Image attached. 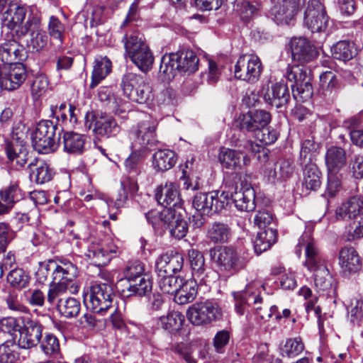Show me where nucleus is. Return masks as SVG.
Masks as SVG:
<instances>
[{
	"label": "nucleus",
	"instance_id": "obj_1",
	"mask_svg": "<svg viewBox=\"0 0 363 363\" xmlns=\"http://www.w3.org/2000/svg\"><path fill=\"white\" fill-rule=\"evenodd\" d=\"M211 261L219 271L234 275L247 267L252 257L247 251L238 252L232 246H218L210 249Z\"/></svg>",
	"mask_w": 363,
	"mask_h": 363
},
{
	"label": "nucleus",
	"instance_id": "obj_2",
	"mask_svg": "<svg viewBox=\"0 0 363 363\" xmlns=\"http://www.w3.org/2000/svg\"><path fill=\"white\" fill-rule=\"evenodd\" d=\"M62 128L50 120H43L37 123L31 134L34 149L40 153L55 152L59 146L60 132Z\"/></svg>",
	"mask_w": 363,
	"mask_h": 363
},
{
	"label": "nucleus",
	"instance_id": "obj_3",
	"mask_svg": "<svg viewBox=\"0 0 363 363\" xmlns=\"http://www.w3.org/2000/svg\"><path fill=\"white\" fill-rule=\"evenodd\" d=\"M122 42L124 44L125 52L142 72H147L152 69L154 56L138 32L126 33Z\"/></svg>",
	"mask_w": 363,
	"mask_h": 363
},
{
	"label": "nucleus",
	"instance_id": "obj_4",
	"mask_svg": "<svg viewBox=\"0 0 363 363\" xmlns=\"http://www.w3.org/2000/svg\"><path fill=\"white\" fill-rule=\"evenodd\" d=\"M123 94L131 101L140 104H149L154 99L152 88L140 74L128 72L121 80Z\"/></svg>",
	"mask_w": 363,
	"mask_h": 363
},
{
	"label": "nucleus",
	"instance_id": "obj_5",
	"mask_svg": "<svg viewBox=\"0 0 363 363\" xmlns=\"http://www.w3.org/2000/svg\"><path fill=\"white\" fill-rule=\"evenodd\" d=\"M157 122L152 119L142 121L133 125L129 132L130 148L141 150L149 153L159 144Z\"/></svg>",
	"mask_w": 363,
	"mask_h": 363
},
{
	"label": "nucleus",
	"instance_id": "obj_6",
	"mask_svg": "<svg viewBox=\"0 0 363 363\" xmlns=\"http://www.w3.org/2000/svg\"><path fill=\"white\" fill-rule=\"evenodd\" d=\"M26 36L24 41L32 52H40L46 47L48 38L41 28L40 18L37 15H29L24 26L16 31V38L18 40L24 39Z\"/></svg>",
	"mask_w": 363,
	"mask_h": 363
},
{
	"label": "nucleus",
	"instance_id": "obj_7",
	"mask_svg": "<svg viewBox=\"0 0 363 363\" xmlns=\"http://www.w3.org/2000/svg\"><path fill=\"white\" fill-rule=\"evenodd\" d=\"M285 77L289 82L293 96L295 99L298 96L302 100L310 99L313 94V86L311 83L310 70L301 65H293L287 67Z\"/></svg>",
	"mask_w": 363,
	"mask_h": 363
},
{
	"label": "nucleus",
	"instance_id": "obj_8",
	"mask_svg": "<svg viewBox=\"0 0 363 363\" xmlns=\"http://www.w3.org/2000/svg\"><path fill=\"white\" fill-rule=\"evenodd\" d=\"M227 196L224 191L199 193L194 197L193 206L201 214L211 216L228 207Z\"/></svg>",
	"mask_w": 363,
	"mask_h": 363
},
{
	"label": "nucleus",
	"instance_id": "obj_9",
	"mask_svg": "<svg viewBox=\"0 0 363 363\" xmlns=\"http://www.w3.org/2000/svg\"><path fill=\"white\" fill-rule=\"evenodd\" d=\"M114 298L113 287L106 283L91 286L87 308L94 313L104 315L111 308Z\"/></svg>",
	"mask_w": 363,
	"mask_h": 363
},
{
	"label": "nucleus",
	"instance_id": "obj_10",
	"mask_svg": "<svg viewBox=\"0 0 363 363\" xmlns=\"http://www.w3.org/2000/svg\"><path fill=\"white\" fill-rule=\"evenodd\" d=\"M223 191L225 195L228 196V206L234 203L240 211L250 212L255 209V191L250 184H243L242 182L239 190L238 186H233Z\"/></svg>",
	"mask_w": 363,
	"mask_h": 363
},
{
	"label": "nucleus",
	"instance_id": "obj_11",
	"mask_svg": "<svg viewBox=\"0 0 363 363\" xmlns=\"http://www.w3.org/2000/svg\"><path fill=\"white\" fill-rule=\"evenodd\" d=\"M54 266L53 284L69 289L72 294L77 293L79 286L75 283L78 274L77 266L67 259L55 260Z\"/></svg>",
	"mask_w": 363,
	"mask_h": 363
},
{
	"label": "nucleus",
	"instance_id": "obj_12",
	"mask_svg": "<svg viewBox=\"0 0 363 363\" xmlns=\"http://www.w3.org/2000/svg\"><path fill=\"white\" fill-rule=\"evenodd\" d=\"M262 71V65L256 55H242L238 60L234 69L235 77L254 84L258 81Z\"/></svg>",
	"mask_w": 363,
	"mask_h": 363
},
{
	"label": "nucleus",
	"instance_id": "obj_13",
	"mask_svg": "<svg viewBox=\"0 0 363 363\" xmlns=\"http://www.w3.org/2000/svg\"><path fill=\"white\" fill-rule=\"evenodd\" d=\"M242 140H238L235 143L237 150L227 147H221L218 154V161L221 166L227 169L239 171L250 162L249 155H247L246 150L239 147L238 145L242 143Z\"/></svg>",
	"mask_w": 363,
	"mask_h": 363
},
{
	"label": "nucleus",
	"instance_id": "obj_14",
	"mask_svg": "<svg viewBox=\"0 0 363 363\" xmlns=\"http://www.w3.org/2000/svg\"><path fill=\"white\" fill-rule=\"evenodd\" d=\"M220 311L216 303L206 301L191 305L186 312L189 320L195 325H202L216 320Z\"/></svg>",
	"mask_w": 363,
	"mask_h": 363
},
{
	"label": "nucleus",
	"instance_id": "obj_15",
	"mask_svg": "<svg viewBox=\"0 0 363 363\" xmlns=\"http://www.w3.org/2000/svg\"><path fill=\"white\" fill-rule=\"evenodd\" d=\"M328 16L323 4L319 0H309L304 13V23L312 33L325 30Z\"/></svg>",
	"mask_w": 363,
	"mask_h": 363
},
{
	"label": "nucleus",
	"instance_id": "obj_16",
	"mask_svg": "<svg viewBox=\"0 0 363 363\" xmlns=\"http://www.w3.org/2000/svg\"><path fill=\"white\" fill-rule=\"evenodd\" d=\"M302 247L305 248L306 260L304 266L309 271H313L318 266L323 264L320 250L309 233H304L298 240L295 250V252L298 257L301 255Z\"/></svg>",
	"mask_w": 363,
	"mask_h": 363
},
{
	"label": "nucleus",
	"instance_id": "obj_17",
	"mask_svg": "<svg viewBox=\"0 0 363 363\" xmlns=\"http://www.w3.org/2000/svg\"><path fill=\"white\" fill-rule=\"evenodd\" d=\"M271 119L269 112L259 109L240 115L237 123L240 130L252 133L255 135L259 130L269 125Z\"/></svg>",
	"mask_w": 363,
	"mask_h": 363
},
{
	"label": "nucleus",
	"instance_id": "obj_18",
	"mask_svg": "<svg viewBox=\"0 0 363 363\" xmlns=\"http://www.w3.org/2000/svg\"><path fill=\"white\" fill-rule=\"evenodd\" d=\"M43 326L37 320L28 318L20 330L16 342L21 349H31L37 346L42 337Z\"/></svg>",
	"mask_w": 363,
	"mask_h": 363
},
{
	"label": "nucleus",
	"instance_id": "obj_19",
	"mask_svg": "<svg viewBox=\"0 0 363 363\" xmlns=\"http://www.w3.org/2000/svg\"><path fill=\"white\" fill-rule=\"evenodd\" d=\"M290 47L293 60L301 64L312 62L318 56L315 46L305 38H292Z\"/></svg>",
	"mask_w": 363,
	"mask_h": 363
},
{
	"label": "nucleus",
	"instance_id": "obj_20",
	"mask_svg": "<svg viewBox=\"0 0 363 363\" xmlns=\"http://www.w3.org/2000/svg\"><path fill=\"white\" fill-rule=\"evenodd\" d=\"M258 286L257 283L251 282L246 286L244 290L232 293L235 302V310L238 315H244L250 306V301H253L255 306L262 303V298L255 292V289H257Z\"/></svg>",
	"mask_w": 363,
	"mask_h": 363
},
{
	"label": "nucleus",
	"instance_id": "obj_21",
	"mask_svg": "<svg viewBox=\"0 0 363 363\" xmlns=\"http://www.w3.org/2000/svg\"><path fill=\"white\" fill-rule=\"evenodd\" d=\"M116 253V247L113 245L92 242L89 245L85 256L93 265L104 267L108 264Z\"/></svg>",
	"mask_w": 363,
	"mask_h": 363
},
{
	"label": "nucleus",
	"instance_id": "obj_22",
	"mask_svg": "<svg viewBox=\"0 0 363 363\" xmlns=\"http://www.w3.org/2000/svg\"><path fill=\"white\" fill-rule=\"evenodd\" d=\"M338 264L341 273L345 277L358 273L362 267V259L357 251L352 247H344L340 250Z\"/></svg>",
	"mask_w": 363,
	"mask_h": 363
},
{
	"label": "nucleus",
	"instance_id": "obj_23",
	"mask_svg": "<svg viewBox=\"0 0 363 363\" xmlns=\"http://www.w3.org/2000/svg\"><path fill=\"white\" fill-rule=\"evenodd\" d=\"M26 68L21 63L11 65L9 70L6 67L1 69L0 89H16L26 80Z\"/></svg>",
	"mask_w": 363,
	"mask_h": 363
},
{
	"label": "nucleus",
	"instance_id": "obj_24",
	"mask_svg": "<svg viewBox=\"0 0 363 363\" xmlns=\"http://www.w3.org/2000/svg\"><path fill=\"white\" fill-rule=\"evenodd\" d=\"M301 0H282L273 6L270 15L277 24L289 25L300 9Z\"/></svg>",
	"mask_w": 363,
	"mask_h": 363
},
{
	"label": "nucleus",
	"instance_id": "obj_25",
	"mask_svg": "<svg viewBox=\"0 0 363 363\" xmlns=\"http://www.w3.org/2000/svg\"><path fill=\"white\" fill-rule=\"evenodd\" d=\"M184 265L183 256L176 252H167L160 255L155 261L157 275L174 274L179 272Z\"/></svg>",
	"mask_w": 363,
	"mask_h": 363
},
{
	"label": "nucleus",
	"instance_id": "obj_26",
	"mask_svg": "<svg viewBox=\"0 0 363 363\" xmlns=\"http://www.w3.org/2000/svg\"><path fill=\"white\" fill-rule=\"evenodd\" d=\"M264 98L269 104L277 108H285L290 100L287 84L284 80L272 84Z\"/></svg>",
	"mask_w": 363,
	"mask_h": 363
},
{
	"label": "nucleus",
	"instance_id": "obj_27",
	"mask_svg": "<svg viewBox=\"0 0 363 363\" xmlns=\"http://www.w3.org/2000/svg\"><path fill=\"white\" fill-rule=\"evenodd\" d=\"M93 123V133L100 137L106 138L114 137L121 131V127L116 119L106 113L94 116Z\"/></svg>",
	"mask_w": 363,
	"mask_h": 363
},
{
	"label": "nucleus",
	"instance_id": "obj_28",
	"mask_svg": "<svg viewBox=\"0 0 363 363\" xmlns=\"http://www.w3.org/2000/svg\"><path fill=\"white\" fill-rule=\"evenodd\" d=\"M155 196L158 203L164 206V209L180 206L181 199L176 184L169 182L158 186Z\"/></svg>",
	"mask_w": 363,
	"mask_h": 363
},
{
	"label": "nucleus",
	"instance_id": "obj_29",
	"mask_svg": "<svg viewBox=\"0 0 363 363\" xmlns=\"http://www.w3.org/2000/svg\"><path fill=\"white\" fill-rule=\"evenodd\" d=\"M26 7L18 1L9 10L4 11L1 17L2 23L9 29L15 30V32L18 31L24 26L23 21L26 19Z\"/></svg>",
	"mask_w": 363,
	"mask_h": 363
},
{
	"label": "nucleus",
	"instance_id": "obj_30",
	"mask_svg": "<svg viewBox=\"0 0 363 363\" xmlns=\"http://www.w3.org/2000/svg\"><path fill=\"white\" fill-rule=\"evenodd\" d=\"M31 179L35 183L43 184L52 180L54 171L50 165L43 160L32 159L28 165Z\"/></svg>",
	"mask_w": 363,
	"mask_h": 363
},
{
	"label": "nucleus",
	"instance_id": "obj_31",
	"mask_svg": "<svg viewBox=\"0 0 363 363\" xmlns=\"http://www.w3.org/2000/svg\"><path fill=\"white\" fill-rule=\"evenodd\" d=\"M328 172L339 173L347 163L346 151L342 147L332 146L325 155Z\"/></svg>",
	"mask_w": 363,
	"mask_h": 363
},
{
	"label": "nucleus",
	"instance_id": "obj_32",
	"mask_svg": "<svg viewBox=\"0 0 363 363\" xmlns=\"http://www.w3.org/2000/svg\"><path fill=\"white\" fill-rule=\"evenodd\" d=\"M63 150L71 155H79L85 151L87 137L74 132H65L62 138Z\"/></svg>",
	"mask_w": 363,
	"mask_h": 363
},
{
	"label": "nucleus",
	"instance_id": "obj_33",
	"mask_svg": "<svg viewBox=\"0 0 363 363\" xmlns=\"http://www.w3.org/2000/svg\"><path fill=\"white\" fill-rule=\"evenodd\" d=\"M302 186L306 191H317L321 185V172L314 162L302 163Z\"/></svg>",
	"mask_w": 363,
	"mask_h": 363
},
{
	"label": "nucleus",
	"instance_id": "obj_34",
	"mask_svg": "<svg viewBox=\"0 0 363 363\" xmlns=\"http://www.w3.org/2000/svg\"><path fill=\"white\" fill-rule=\"evenodd\" d=\"M180 286L174 295V301L179 305L192 302L198 293V285L196 279H182Z\"/></svg>",
	"mask_w": 363,
	"mask_h": 363
},
{
	"label": "nucleus",
	"instance_id": "obj_35",
	"mask_svg": "<svg viewBox=\"0 0 363 363\" xmlns=\"http://www.w3.org/2000/svg\"><path fill=\"white\" fill-rule=\"evenodd\" d=\"M112 70V62L106 56H99L94 62L91 89L95 88Z\"/></svg>",
	"mask_w": 363,
	"mask_h": 363
},
{
	"label": "nucleus",
	"instance_id": "obj_36",
	"mask_svg": "<svg viewBox=\"0 0 363 363\" xmlns=\"http://www.w3.org/2000/svg\"><path fill=\"white\" fill-rule=\"evenodd\" d=\"M176 162V154L169 149L159 150L152 155V167L158 172H164L172 169Z\"/></svg>",
	"mask_w": 363,
	"mask_h": 363
},
{
	"label": "nucleus",
	"instance_id": "obj_37",
	"mask_svg": "<svg viewBox=\"0 0 363 363\" xmlns=\"http://www.w3.org/2000/svg\"><path fill=\"white\" fill-rule=\"evenodd\" d=\"M277 239V230L274 227H268L257 233L254 241L255 252L260 255L267 250L276 242Z\"/></svg>",
	"mask_w": 363,
	"mask_h": 363
},
{
	"label": "nucleus",
	"instance_id": "obj_38",
	"mask_svg": "<svg viewBox=\"0 0 363 363\" xmlns=\"http://www.w3.org/2000/svg\"><path fill=\"white\" fill-rule=\"evenodd\" d=\"M232 235L230 227L225 223L214 222L208 228L207 238L213 243L228 242Z\"/></svg>",
	"mask_w": 363,
	"mask_h": 363
},
{
	"label": "nucleus",
	"instance_id": "obj_39",
	"mask_svg": "<svg viewBox=\"0 0 363 363\" xmlns=\"http://www.w3.org/2000/svg\"><path fill=\"white\" fill-rule=\"evenodd\" d=\"M188 255L194 279H199L200 282L206 284L205 259L203 254L197 250L191 249L189 250Z\"/></svg>",
	"mask_w": 363,
	"mask_h": 363
},
{
	"label": "nucleus",
	"instance_id": "obj_40",
	"mask_svg": "<svg viewBox=\"0 0 363 363\" xmlns=\"http://www.w3.org/2000/svg\"><path fill=\"white\" fill-rule=\"evenodd\" d=\"M19 45L14 39L9 40L0 45V60L5 65H13L21 60Z\"/></svg>",
	"mask_w": 363,
	"mask_h": 363
},
{
	"label": "nucleus",
	"instance_id": "obj_41",
	"mask_svg": "<svg viewBox=\"0 0 363 363\" xmlns=\"http://www.w3.org/2000/svg\"><path fill=\"white\" fill-rule=\"evenodd\" d=\"M184 316L177 311H172L160 318L161 327L169 333H176L182 329Z\"/></svg>",
	"mask_w": 363,
	"mask_h": 363
},
{
	"label": "nucleus",
	"instance_id": "obj_42",
	"mask_svg": "<svg viewBox=\"0 0 363 363\" xmlns=\"http://www.w3.org/2000/svg\"><path fill=\"white\" fill-rule=\"evenodd\" d=\"M176 54L179 57V72L191 74L198 69L199 59L192 50H179Z\"/></svg>",
	"mask_w": 363,
	"mask_h": 363
},
{
	"label": "nucleus",
	"instance_id": "obj_43",
	"mask_svg": "<svg viewBox=\"0 0 363 363\" xmlns=\"http://www.w3.org/2000/svg\"><path fill=\"white\" fill-rule=\"evenodd\" d=\"M332 55L335 59L342 61H348L357 54L354 43L348 40L337 42L331 49Z\"/></svg>",
	"mask_w": 363,
	"mask_h": 363
},
{
	"label": "nucleus",
	"instance_id": "obj_44",
	"mask_svg": "<svg viewBox=\"0 0 363 363\" xmlns=\"http://www.w3.org/2000/svg\"><path fill=\"white\" fill-rule=\"evenodd\" d=\"M21 349L14 339H8L0 345V363H17L18 350Z\"/></svg>",
	"mask_w": 363,
	"mask_h": 363
},
{
	"label": "nucleus",
	"instance_id": "obj_45",
	"mask_svg": "<svg viewBox=\"0 0 363 363\" xmlns=\"http://www.w3.org/2000/svg\"><path fill=\"white\" fill-rule=\"evenodd\" d=\"M57 309L61 316L73 318L79 315L81 303L79 301L72 297L60 298L58 300Z\"/></svg>",
	"mask_w": 363,
	"mask_h": 363
},
{
	"label": "nucleus",
	"instance_id": "obj_46",
	"mask_svg": "<svg viewBox=\"0 0 363 363\" xmlns=\"http://www.w3.org/2000/svg\"><path fill=\"white\" fill-rule=\"evenodd\" d=\"M314 284L320 292H328L332 289L333 277L325 266L320 265L314 269Z\"/></svg>",
	"mask_w": 363,
	"mask_h": 363
},
{
	"label": "nucleus",
	"instance_id": "obj_47",
	"mask_svg": "<svg viewBox=\"0 0 363 363\" xmlns=\"http://www.w3.org/2000/svg\"><path fill=\"white\" fill-rule=\"evenodd\" d=\"M164 228L169 230L172 236L179 240L185 237L188 231L186 221L180 214H177L175 210L173 211L172 218L167 222Z\"/></svg>",
	"mask_w": 363,
	"mask_h": 363
},
{
	"label": "nucleus",
	"instance_id": "obj_48",
	"mask_svg": "<svg viewBox=\"0 0 363 363\" xmlns=\"http://www.w3.org/2000/svg\"><path fill=\"white\" fill-rule=\"evenodd\" d=\"M131 153L125 160L124 165L130 177H135L140 174L141 162L148 153L138 149L131 148Z\"/></svg>",
	"mask_w": 363,
	"mask_h": 363
},
{
	"label": "nucleus",
	"instance_id": "obj_49",
	"mask_svg": "<svg viewBox=\"0 0 363 363\" xmlns=\"http://www.w3.org/2000/svg\"><path fill=\"white\" fill-rule=\"evenodd\" d=\"M55 260L49 259L39 262L37 271L35 273V281L41 285L53 284V274L55 273Z\"/></svg>",
	"mask_w": 363,
	"mask_h": 363
},
{
	"label": "nucleus",
	"instance_id": "obj_50",
	"mask_svg": "<svg viewBox=\"0 0 363 363\" xmlns=\"http://www.w3.org/2000/svg\"><path fill=\"white\" fill-rule=\"evenodd\" d=\"M152 283L149 276H143L135 282H130L127 289L128 296H146L152 291Z\"/></svg>",
	"mask_w": 363,
	"mask_h": 363
},
{
	"label": "nucleus",
	"instance_id": "obj_51",
	"mask_svg": "<svg viewBox=\"0 0 363 363\" xmlns=\"http://www.w3.org/2000/svg\"><path fill=\"white\" fill-rule=\"evenodd\" d=\"M173 211L169 208L162 211L150 210L145 213V218L155 228H165L167 222H169V219L172 218Z\"/></svg>",
	"mask_w": 363,
	"mask_h": 363
},
{
	"label": "nucleus",
	"instance_id": "obj_52",
	"mask_svg": "<svg viewBox=\"0 0 363 363\" xmlns=\"http://www.w3.org/2000/svg\"><path fill=\"white\" fill-rule=\"evenodd\" d=\"M178 59L179 57L176 53L164 55L161 59L160 72L168 79L173 78L176 72H179Z\"/></svg>",
	"mask_w": 363,
	"mask_h": 363
},
{
	"label": "nucleus",
	"instance_id": "obj_53",
	"mask_svg": "<svg viewBox=\"0 0 363 363\" xmlns=\"http://www.w3.org/2000/svg\"><path fill=\"white\" fill-rule=\"evenodd\" d=\"M182 279L180 277L174 274L157 275V284L160 290L169 294H175Z\"/></svg>",
	"mask_w": 363,
	"mask_h": 363
},
{
	"label": "nucleus",
	"instance_id": "obj_54",
	"mask_svg": "<svg viewBox=\"0 0 363 363\" xmlns=\"http://www.w3.org/2000/svg\"><path fill=\"white\" fill-rule=\"evenodd\" d=\"M294 172L293 162L290 160H281L278 162V169H269L267 173L268 179L272 181L275 179H286L290 177Z\"/></svg>",
	"mask_w": 363,
	"mask_h": 363
},
{
	"label": "nucleus",
	"instance_id": "obj_55",
	"mask_svg": "<svg viewBox=\"0 0 363 363\" xmlns=\"http://www.w3.org/2000/svg\"><path fill=\"white\" fill-rule=\"evenodd\" d=\"M246 150L247 155L254 154L257 160L262 164H265L269 160V150L259 145L254 143L252 140L243 139L242 143L238 145Z\"/></svg>",
	"mask_w": 363,
	"mask_h": 363
},
{
	"label": "nucleus",
	"instance_id": "obj_56",
	"mask_svg": "<svg viewBox=\"0 0 363 363\" xmlns=\"http://www.w3.org/2000/svg\"><path fill=\"white\" fill-rule=\"evenodd\" d=\"M145 264L140 260H133L128 262L124 275L129 282H135L143 276H148L145 273Z\"/></svg>",
	"mask_w": 363,
	"mask_h": 363
},
{
	"label": "nucleus",
	"instance_id": "obj_57",
	"mask_svg": "<svg viewBox=\"0 0 363 363\" xmlns=\"http://www.w3.org/2000/svg\"><path fill=\"white\" fill-rule=\"evenodd\" d=\"M8 282L18 289L26 288L30 281L29 275L21 268H15L7 275Z\"/></svg>",
	"mask_w": 363,
	"mask_h": 363
},
{
	"label": "nucleus",
	"instance_id": "obj_58",
	"mask_svg": "<svg viewBox=\"0 0 363 363\" xmlns=\"http://www.w3.org/2000/svg\"><path fill=\"white\" fill-rule=\"evenodd\" d=\"M23 197L22 191L16 184H11L0 191L1 199L10 206H13L16 202L21 200Z\"/></svg>",
	"mask_w": 363,
	"mask_h": 363
},
{
	"label": "nucleus",
	"instance_id": "obj_59",
	"mask_svg": "<svg viewBox=\"0 0 363 363\" xmlns=\"http://www.w3.org/2000/svg\"><path fill=\"white\" fill-rule=\"evenodd\" d=\"M303 349L304 345L300 337L290 338L281 348V355L293 358L301 354Z\"/></svg>",
	"mask_w": 363,
	"mask_h": 363
},
{
	"label": "nucleus",
	"instance_id": "obj_60",
	"mask_svg": "<svg viewBox=\"0 0 363 363\" xmlns=\"http://www.w3.org/2000/svg\"><path fill=\"white\" fill-rule=\"evenodd\" d=\"M48 30L50 37L57 40L61 45L64 39L65 27L58 18L55 16L50 17Z\"/></svg>",
	"mask_w": 363,
	"mask_h": 363
},
{
	"label": "nucleus",
	"instance_id": "obj_61",
	"mask_svg": "<svg viewBox=\"0 0 363 363\" xmlns=\"http://www.w3.org/2000/svg\"><path fill=\"white\" fill-rule=\"evenodd\" d=\"M347 314L350 321L355 325H359L363 319V299L354 298L352 300L347 308Z\"/></svg>",
	"mask_w": 363,
	"mask_h": 363
},
{
	"label": "nucleus",
	"instance_id": "obj_62",
	"mask_svg": "<svg viewBox=\"0 0 363 363\" xmlns=\"http://www.w3.org/2000/svg\"><path fill=\"white\" fill-rule=\"evenodd\" d=\"M318 145L313 139H306L301 143L300 152V164L313 162V152L316 150Z\"/></svg>",
	"mask_w": 363,
	"mask_h": 363
},
{
	"label": "nucleus",
	"instance_id": "obj_63",
	"mask_svg": "<svg viewBox=\"0 0 363 363\" xmlns=\"http://www.w3.org/2000/svg\"><path fill=\"white\" fill-rule=\"evenodd\" d=\"M320 83L326 91H336L340 87L337 76L331 71L323 72L320 75Z\"/></svg>",
	"mask_w": 363,
	"mask_h": 363
},
{
	"label": "nucleus",
	"instance_id": "obj_64",
	"mask_svg": "<svg viewBox=\"0 0 363 363\" xmlns=\"http://www.w3.org/2000/svg\"><path fill=\"white\" fill-rule=\"evenodd\" d=\"M41 350L47 355L57 354L60 344L57 338L52 334H46L40 343Z\"/></svg>",
	"mask_w": 363,
	"mask_h": 363
}]
</instances>
